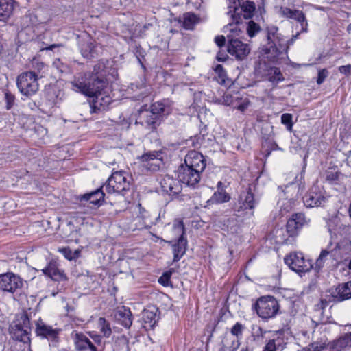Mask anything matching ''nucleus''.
<instances>
[{
  "label": "nucleus",
  "mask_w": 351,
  "mask_h": 351,
  "mask_svg": "<svg viewBox=\"0 0 351 351\" xmlns=\"http://www.w3.org/2000/svg\"><path fill=\"white\" fill-rule=\"evenodd\" d=\"M199 22V18L193 13L187 12L183 16V27L186 29H193Z\"/></svg>",
  "instance_id": "obj_32"
},
{
  "label": "nucleus",
  "mask_w": 351,
  "mask_h": 351,
  "mask_svg": "<svg viewBox=\"0 0 351 351\" xmlns=\"http://www.w3.org/2000/svg\"><path fill=\"white\" fill-rule=\"evenodd\" d=\"M332 256L337 258L339 264L348 261L351 256V241L343 239L337 243L332 241Z\"/></svg>",
  "instance_id": "obj_13"
},
{
  "label": "nucleus",
  "mask_w": 351,
  "mask_h": 351,
  "mask_svg": "<svg viewBox=\"0 0 351 351\" xmlns=\"http://www.w3.org/2000/svg\"><path fill=\"white\" fill-rule=\"evenodd\" d=\"M171 274H172L171 269L165 272L162 275V276H160L159 278L158 282L165 287L170 285V284H171L170 279H171Z\"/></svg>",
  "instance_id": "obj_49"
},
{
  "label": "nucleus",
  "mask_w": 351,
  "mask_h": 351,
  "mask_svg": "<svg viewBox=\"0 0 351 351\" xmlns=\"http://www.w3.org/2000/svg\"><path fill=\"white\" fill-rule=\"evenodd\" d=\"M328 74V72L327 71L326 69H324L319 70L318 72V75H317V83L319 85L322 84L324 82L325 79L327 77Z\"/></svg>",
  "instance_id": "obj_53"
},
{
  "label": "nucleus",
  "mask_w": 351,
  "mask_h": 351,
  "mask_svg": "<svg viewBox=\"0 0 351 351\" xmlns=\"http://www.w3.org/2000/svg\"><path fill=\"white\" fill-rule=\"evenodd\" d=\"M260 26L253 21H250L247 23V33L251 38L254 37L257 33L260 32Z\"/></svg>",
  "instance_id": "obj_42"
},
{
  "label": "nucleus",
  "mask_w": 351,
  "mask_h": 351,
  "mask_svg": "<svg viewBox=\"0 0 351 351\" xmlns=\"http://www.w3.org/2000/svg\"><path fill=\"white\" fill-rule=\"evenodd\" d=\"M317 186H313L309 192L303 197V202L306 207L319 206L325 202V197L318 191Z\"/></svg>",
  "instance_id": "obj_22"
},
{
  "label": "nucleus",
  "mask_w": 351,
  "mask_h": 351,
  "mask_svg": "<svg viewBox=\"0 0 351 351\" xmlns=\"http://www.w3.org/2000/svg\"><path fill=\"white\" fill-rule=\"evenodd\" d=\"M268 80L273 83H278L284 80L282 74L278 67H271L268 71Z\"/></svg>",
  "instance_id": "obj_38"
},
{
  "label": "nucleus",
  "mask_w": 351,
  "mask_h": 351,
  "mask_svg": "<svg viewBox=\"0 0 351 351\" xmlns=\"http://www.w3.org/2000/svg\"><path fill=\"white\" fill-rule=\"evenodd\" d=\"M291 219L294 220L297 225L301 228L308 222L305 215L301 213L293 215Z\"/></svg>",
  "instance_id": "obj_43"
},
{
  "label": "nucleus",
  "mask_w": 351,
  "mask_h": 351,
  "mask_svg": "<svg viewBox=\"0 0 351 351\" xmlns=\"http://www.w3.org/2000/svg\"><path fill=\"white\" fill-rule=\"evenodd\" d=\"M23 285V280L17 275L8 272L0 275V290L14 293Z\"/></svg>",
  "instance_id": "obj_12"
},
{
  "label": "nucleus",
  "mask_w": 351,
  "mask_h": 351,
  "mask_svg": "<svg viewBox=\"0 0 351 351\" xmlns=\"http://www.w3.org/2000/svg\"><path fill=\"white\" fill-rule=\"evenodd\" d=\"M140 158L143 163V167L151 171L159 170L162 164L160 152H148L143 154Z\"/></svg>",
  "instance_id": "obj_16"
},
{
  "label": "nucleus",
  "mask_w": 351,
  "mask_h": 351,
  "mask_svg": "<svg viewBox=\"0 0 351 351\" xmlns=\"http://www.w3.org/2000/svg\"><path fill=\"white\" fill-rule=\"evenodd\" d=\"M53 66L56 68L60 73H66L69 71V66L64 63L60 59H56L53 62Z\"/></svg>",
  "instance_id": "obj_46"
},
{
  "label": "nucleus",
  "mask_w": 351,
  "mask_h": 351,
  "mask_svg": "<svg viewBox=\"0 0 351 351\" xmlns=\"http://www.w3.org/2000/svg\"><path fill=\"white\" fill-rule=\"evenodd\" d=\"M250 103V102L247 97H239V101L235 102L234 107L238 109L239 110L243 112L249 107Z\"/></svg>",
  "instance_id": "obj_44"
},
{
  "label": "nucleus",
  "mask_w": 351,
  "mask_h": 351,
  "mask_svg": "<svg viewBox=\"0 0 351 351\" xmlns=\"http://www.w3.org/2000/svg\"><path fill=\"white\" fill-rule=\"evenodd\" d=\"M62 330L48 325L40 319L36 323V334L41 339H46L49 341L50 345L56 346L59 341L60 335Z\"/></svg>",
  "instance_id": "obj_8"
},
{
  "label": "nucleus",
  "mask_w": 351,
  "mask_h": 351,
  "mask_svg": "<svg viewBox=\"0 0 351 351\" xmlns=\"http://www.w3.org/2000/svg\"><path fill=\"white\" fill-rule=\"evenodd\" d=\"M157 309L153 307L152 309H146L143 311V319L145 324L149 325V327L152 328L157 322L156 318Z\"/></svg>",
  "instance_id": "obj_36"
},
{
  "label": "nucleus",
  "mask_w": 351,
  "mask_h": 351,
  "mask_svg": "<svg viewBox=\"0 0 351 351\" xmlns=\"http://www.w3.org/2000/svg\"><path fill=\"white\" fill-rule=\"evenodd\" d=\"M327 301L326 300H321V302H320V308H325V306L327 304Z\"/></svg>",
  "instance_id": "obj_64"
},
{
  "label": "nucleus",
  "mask_w": 351,
  "mask_h": 351,
  "mask_svg": "<svg viewBox=\"0 0 351 351\" xmlns=\"http://www.w3.org/2000/svg\"><path fill=\"white\" fill-rule=\"evenodd\" d=\"M308 351H338L332 343L326 344L323 342H314L309 345Z\"/></svg>",
  "instance_id": "obj_37"
},
{
  "label": "nucleus",
  "mask_w": 351,
  "mask_h": 351,
  "mask_svg": "<svg viewBox=\"0 0 351 351\" xmlns=\"http://www.w3.org/2000/svg\"><path fill=\"white\" fill-rule=\"evenodd\" d=\"M228 51L237 60H243L250 53V47L239 39L234 38L232 35H228Z\"/></svg>",
  "instance_id": "obj_14"
},
{
  "label": "nucleus",
  "mask_w": 351,
  "mask_h": 351,
  "mask_svg": "<svg viewBox=\"0 0 351 351\" xmlns=\"http://www.w3.org/2000/svg\"><path fill=\"white\" fill-rule=\"evenodd\" d=\"M5 95V108L7 110L11 109L15 102V97L13 94H12L8 90H4Z\"/></svg>",
  "instance_id": "obj_45"
},
{
  "label": "nucleus",
  "mask_w": 351,
  "mask_h": 351,
  "mask_svg": "<svg viewBox=\"0 0 351 351\" xmlns=\"http://www.w3.org/2000/svg\"><path fill=\"white\" fill-rule=\"evenodd\" d=\"M299 34L300 32H298L295 35L293 36L290 40H287L288 47L294 43L295 40L298 38Z\"/></svg>",
  "instance_id": "obj_60"
},
{
  "label": "nucleus",
  "mask_w": 351,
  "mask_h": 351,
  "mask_svg": "<svg viewBox=\"0 0 351 351\" xmlns=\"http://www.w3.org/2000/svg\"><path fill=\"white\" fill-rule=\"evenodd\" d=\"M38 22L37 17L34 14H27L24 16L21 21V25L23 29H32L35 32L34 28L36 27Z\"/></svg>",
  "instance_id": "obj_34"
},
{
  "label": "nucleus",
  "mask_w": 351,
  "mask_h": 351,
  "mask_svg": "<svg viewBox=\"0 0 351 351\" xmlns=\"http://www.w3.org/2000/svg\"><path fill=\"white\" fill-rule=\"evenodd\" d=\"M300 228H300L291 218L288 220L286 225V230L289 237L295 236L298 234V230Z\"/></svg>",
  "instance_id": "obj_41"
},
{
  "label": "nucleus",
  "mask_w": 351,
  "mask_h": 351,
  "mask_svg": "<svg viewBox=\"0 0 351 351\" xmlns=\"http://www.w3.org/2000/svg\"><path fill=\"white\" fill-rule=\"evenodd\" d=\"M292 115L289 113L283 114L281 116V123L286 125L287 129L289 131L291 130L293 126Z\"/></svg>",
  "instance_id": "obj_48"
},
{
  "label": "nucleus",
  "mask_w": 351,
  "mask_h": 351,
  "mask_svg": "<svg viewBox=\"0 0 351 351\" xmlns=\"http://www.w3.org/2000/svg\"><path fill=\"white\" fill-rule=\"evenodd\" d=\"M215 71H216V72H217L219 73V75L220 77L222 78V80L224 81L223 77H225L226 73L223 69V66L220 64L217 65Z\"/></svg>",
  "instance_id": "obj_58"
},
{
  "label": "nucleus",
  "mask_w": 351,
  "mask_h": 351,
  "mask_svg": "<svg viewBox=\"0 0 351 351\" xmlns=\"http://www.w3.org/2000/svg\"><path fill=\"white\" fill-rule=\"evenodd\" d=\"M267 39L269 42L272 40L274 38H277L276 36L279 34L278 29L276 26H270L267 28Z\"/></svg>",
  "instance_id": "obj_52"
},
{
  "label": "nucleus",
  "mask_w": 351,
  "mask_h": 351,
  "mask_svg": "<svg viewBox=\"0 0 351 351\" xmlns=\"http://www.w3.org/2000/svg\"><path fill=\"white\" fill-rule=\"evenodd\" d=\"M130 181L128 176L123 171L112 173L106 182L102 186L108 193H121L129 189Z\"/></svg>",
  "instance_id": "obj_6"
},
{
  "label": "nucleus",
  "mask_w": 351,
  "mask_h": 351,
  "mask_svg": "<svg viewBox=\"0 0 351 351\" xmlns=\"http://www.w3.org/2000/svg\"><path fill=\"white\" fill-rule=\"evenodd\" d=\"M58 251L66 258L67 260L72 261L79 258L80 251L75 250L72 251L69 247L60 248Z\"/></svg>",
  "instance_id": "obj_40"
},
{
  "label": "nucleus",
  "mask_w": 351,
  "mask_h": 351,
  "mask_svg": "<svg viewBox=\"0 0 351 351\" xmlns=\"http://www.w3.org/2000/svg\"><path fill=\"white\" fill-rule=\"evenodd\" d=\"M215 42L218 47H222L225 44L226 38L223 35L217 36L215 38Z\"/></svg>",
  "instance_id": "obj_54"
},
{
  "label": "nucleus",
  "mask_w": 351,
  "mask_h": 351,
  "mask_svg": "<svg viewBox=\"0 0 351 351\" xmlns=\"http://www.w3.org/2000/svg\"><path fill=\"white\" fill-rule=\"evenodd\" d=\"M16 5L14 0H0V21H5L13 14Z\"/></svg>",
  "instance_id": "obj_28"
},
{
  "label": "nucleus",
  "mask_w": 351,
  "mask_h": 351,
  "mask_svg": "<svg viewBox=\"0 0 351 351\" xmlns=\"http://www.w3.org/2000/svg\"><path fill=\"white\" fill-rule=\"evenodd\" d=\"M170 243H171L173 254V261L178 262L186 252L187 246L186 239L183 236L179 237V239L176 242L171 241Z\"/></svg>",
  "instance_id": "obj_25"
},
{
  "label": "nucleus",
  "mask_w": 351,
  "mask_h": 351,
  "mask_svg": "<svg viewBox=\"0 0 351 351\" xmlns=\"http://www.w3.org/2000/svg\"><path fill=\"white\" fill-rule=\"evenodd\" d=\"M243 328L244 327L242 324L237 322L231 328V333L237 337H240L242 335Z\"/></svg>",
  "instance_id": "obj_51"
},
{
  "label": "nucleus",
  "mask_w": 351,
  "mask_h": 351,
  "mask_svg": "<svg viewBox=\"0 0 351 351\" xmlns=\"http://www.w3.org/2000/svg\"><path fill=\"white\" fill-rule=\"evenodd\" d=\"M201 171L180 165L178 169V178L180 182L189 187L195 188L201 179Z\"/></svg>",
  "instance_id": "obj_10"
},
{
  "label": "nucleus",
  "mask_w": 351,
  "mask_h": 351,
  "mask_svg": "<svg viewBox=\"0 0 351 351\" xmlns=\"http://www.w3.org/2000/svg\"><path fill=\"white\" fill-rule=\"evenodd\" d=\"M284 261L290 269L298 273L307 271L311 267L308 260L305 259L301 252L290 253L285 257Z\"/></svg>",
  "instance_id": "obj_9"
},
{
  "label": "nucleus",
  "mask_w": 351,
  "mask_h": 351,
  "mask_svg": "<svg viewBox=\"0 0 351 351\" xmlns=\"http://www.w3.org/2000/svg\"><path fill=\"white\" fill-rule=\"evenodd\" d=\"M98 325L100 332L105 337H109L112 334V330L108 322L104 317H100L98 320Z\"/></svg>",
  "instance_id": "obj_39"
},
{
  "label": "nucleus",
  "mask_w": 351,
  "mask_h": 351,
  "mask_svg": "<svg viewBox=\"0 0 351 351\" xmlns=\"http://www.w3.org/2000/svg\"><path fill=\"white\" fill-rule=\"evenodd\" d=\"M228 9L227 14L232 19V23H229L226 28L231 33L238 36L240 29L237 24L241 22L243 19H249L253 16L256 10L255 3L248 0H230Z\"/></svg>",
  "instance_id": "obj_2"
},
{
  "label": "nucleus",
  "mask_w": 351,
  "mask_h": 351,
  "mask_svg": "<svg viewBox=\"0 0 351 351\" xmlns=\"http://www.w3.org/2000/svg\"><path fill=\"white\" fill-rule=\"evenodd\" d=\"M104 69L103 63L97 64L91 73H84L75 77L71 82V88L88 97H95V102L99 103L101 106L110 104L112 101L110 97L104 96L107 86Z\"/></svg>",
  "instance_id": "obj_1"
},
{
  "label": "nucleus",
  "mask_w": 351,
  "mask_h": 351,
  "mask_svg": "<svg viewBox=\"0 0 351 351\" xmlns=\"http://www.w3.org/2000/svg\"><path fill=\"white\" fill-rule=\"evenodd\" d=\"M116 319L125 328H130L132 324V313L125 306L118 309L115 314Z\"/></svg>",
  "instance_id": "obj_29"
},
{
  "label": "nucleus",
  "mask_w": 351,
  "mask_h": 351,
  "mask_svg": "<svg viewBox=\"0 0 351 351\" xmlns=\"http://www.w3.org/2000/svg\"><path fill=\"white\" fill-rule=\"evenodd\" d=\"M286 344L284 337L278 336L276 338L269 340L263 351H282L285 348Z\"/></svg>",
  "instance_id": "obj_30"
},
{
  "label": "nucleus",
  "mask_w": 351,
  "mask_h": 351,
  "mask_svg": "<svg viewBox=\"0 0 351 351\" xmlns=\"http://www.w3.org/2000/svg\"><path fill=\"white\" fill-rule=\"evenodd\" d=\"M42 271L45 275L53 280L60 281L66 279L64 272L58 267L56 262H50Z\"/></svg>",
  "instance_id": "obj_27"
},
{
  "label": "nucleus",
  "mask_w": 351,
  "mask_h": 351,
  "mask_svg": "<svg viewBox=\"0 0 351 351\" xmlns=\"http://www.w3.org/2000/svg\"><path fill=\"white\" fill-rule=\"evenodd\" d=\"M252 334L254 336H262L263 335V330L258 326H252Z\"/></svg>",
  "instance_id": "obj_57"
},
{
  "label": "nucleus",
  "mask_w": 351,
  "mask_h": 351,
  "mask_svg": "<svg viewBox=\"0 0 351 351\" xmlns=\"http://www.w3.org/2000/svg\"><path fill=\"white\" fill-rule=\"evenodd\" d=\"M277 38H274L269 42V47L265 49V53L268 54L267 58L272 61L283 53H287L288 46L285 38L279 34Z\"/></svg>",
  "instance_id": "obj_11"
},
{
  "label": "nucleus",
  "mask_w": 351,
  "mask_h": 351,
  "mask_svg": "<svg viewBox=\"0 0 351 351\" xmlns=\"http://www.w3.org/2000/svg\"><path fill=\"white\" fill-rule=\"evenodd\" d=\"M104 188L98 189L91 193L84 194L80 199V201L89 202L95 206H99L104 202Z\"/></svg>",
  "instance_id": "obj_26"
},
{
  "label": "nucleus",
  "mask_w": 351,
  "mask_h": 351,
  "mask_svg": "<svg viewBox=\"0 0 351 351\" xmlns=\"http://www.w3.org/2000/svg\"><path fill=\"white\" fill-rule=\"evenodd\" d=\"M339 71L341 73L349 75L351 71V65H343L339 67Z\"/></svg>",
  "instance_id": "obj_55"
},
{
  "label": "nucleus",
  "mask_w": 351,
  "mask_h": 351,
  "mask_svg": "<svg viewBox=\"0 0 351 351\" xmlns=\"http://www.w3.org/2000/svg\"><path fill=\"white\" fill-rule=\"evenodd\" d=\"M162 190L171 196L178 195L182 189V184L178 180L174 179L168 175L164 176L160 180Z\"/></svg>",
  "instance_id": "obj_17"
},
{
  "label": "nucleus",
  "mask_w": 351,
  "mask_h": 351,
  "mask_svg": "<svg viewBox=\"0 0 351 351\" xmlns=\"http://www.w3.org/2000/svg\"><path fill=\"white\" fill-rule=\"evenodd\" d=\"M293 189H294V191H296V186L294 184H290L289 186H287L285 187V191L284 192V195L286 196L287 193H289L291 192Z\"/></svg>",
  "instance_id": "obj_59"
},
{
  "label": "nucleus",
  "mask_w": 351,
  "mask_h": 351,
  "mask_svg": "<svg viewBox=\"0 0 351 351\" xmlns=\"http://www.w3.org/2000/svg\"><path fill=\"white\" fill-rule=\"evenodd\" d=\"M253 308L258 317L267 320L277 315L279 311V304L274 297L267 295L259 298L254 304Z\"/></svg>",
  "instance_id": "obj_4"
},
{
  "label": "nucleus",
  "mask_w": 351,
  "mask_h": 351,
  "mask_svg": "<svg viewBox=\"0 0 351 351\" xmlns=\"http://www.w3.org/2000/svg\"><path fill=\"white\" fill-rule=\"evenodd\" d=\"M138 208H139L141 217L143 218L146 217V211L141 208L140 204L138 205Z\"/></svg>",
  "instance_id": "obj_62"
},
{
  "label": "nucleus",
  "mask_w": 351,
  "mask_h": 351,
  "mask_svg": "<svg viewBox=\"0 0 351 351\" xmlns=\"http://www.w3.org/2000/svg\"><path fill=\"white\" fill-rule=\"evenodd\" d=\"M182 165L201 172H202L206 167V162L204 156L194 150L190 151L186 154L184 163Z\"/></svg>",
  "instance_id": "obj_20"
},
{
  "label": "nucleus",
  "mask_w": 351,
  "mask_h": 351,
  "mask_svg": "<svg viewBox=\"0 0 351 351\" xmlns=\"http://www.w3.org/2000/svg\"><path fill=\"white\" fill-rule=\"evenodd\" d=\"M239 97L238 95L233 96L232 95H226L223 97V104L226 106H233L235 102L239 101Z\"/></svg>",
  "instance_id": "obj_50"
},
{
  "label": "nucleus",
  "mask_w": 351,
  "mask_h": 351,
  "mask_svg": "<svg viewBox=\"0 0 351 351\" xmlns=\"http://www.w3.org/2000/svg\"><path fill=\"white\" fill-rule=\"evenodd\" d=\"M280 14L286 18L297 21L300 23L302 32H306L308 30V23L304 13L298 10H292L287 7H281Z\"/></svg>",
  "instance_id": "obj_21"
},
{
  "label": "nucleus",
  "mask_w": 351,
  "mask_h": 351,
  "mask_svg": "<svg viewBox=\"0 0 351 351\" xmlns=\"http://www.w3.org/2000/svg\"><path fill=\"white\" fill-rule=\"evenodd\" d=\"M80 49L82 55L86 58H94L97 55V45L91 39L82 43Z\"/></svg>",
  "instance_id": "obj_31"
},
{
  "label": "nucleus",
  "mask_w": 351,
  "mask_h": 351,
  "mask_svg": "<svg viewBox=\"0 0 351 351\" xmlns=\"http://www.w3.org/2000/svg\"><path fill=\"white\" fill-rule=\"evenodd\" d=\"M173 230L176 234L180 237H184V227L182 221H175L173 225Z\"/></svg>",
  "instance_id": "obj_47"
},
{
  "label": "nucleus",
  "mask_w": 351,
  "mask_h": 351,
  "mask_svg": "<svg viewBox=\"0 0 351 351\" xmlns=\"http://www.w3.org/2000/svg\"><path fill=\"white\" fill-rule=\"evenodd\" d=\"M339 175L337 172L328 171L326 173V180L328 181H335L338 179Z\"/></svg>",
  "instance_id": "obj_56"
},
{
  "label": "nucleus",
  "mask_w": 351,
  "mask_h": 351,
  "mask_svg": "<svg viewBox=\"0 0 351 351\" xmlns=\"http://www.w3.org/2000/svg\"><path fill=\"white\" fill-rule=\"evenodd\" d=\"M38 75L33 71L20 74L16 79V85L20 93L26 97L34 95L39 88Z\"/></svg>",
  "instance_id": "obj_5"
},
{
  "label": "nucleus",
  "mask_w": 351,
  "mask_h": 351,
  "mask_svg": "<svg viewBox=\"0 0 351 351\" xmlns=\"http://www.w3.org/2000/svg\"><path fill=\"white\" fill-rule=\"evenodd\" d=\"M335 350L341 351L342 349L351 346V333H346L338 339L331 343Z\"/></svg>",
  "instance_id": "obj_35"
},
{
  "label": "nucleus",
  "mask_w": 351,
  "mask_h": 351,
  "mask_svg": "<svg viewBox=\"0 0 351 351\" xmlns=\"http://www.w3.org/2000/svg\"><path fill=\"white\" fill-rule=\"evenodd\" d=\"M258 202L259 199L255 197L252 188L247 186L241 192L238 201L239 207L237 211L238 213L245 212L246 214L252 216L254 215V209Z\"/></svg>",
  "instance_id": "obj_7"
},
{
  "label": "nucleus",
  "mask_w": 351,
  "mask_h": 351,
  "mask_svg": "<svg viewBox=\"0 0 351 351\" xmlns=\"http://www.w3.org/2000/svg\"><path fill=\"white\" fill-rule=\"evenodd\" d=\"M172 109V101L168 99L156 101L151 106V110L158 115L159 119L161 116L168 115L171 113Z\"/></svg>",
  "instance_id": "obj_23"
},
{
  "label": "nucleus",
  "mask_w": 351,
  "mask_h": 351,
  "mask_svg": "<svg viewBox=\"0 0 351 351\" xmlns=\"http://www.w3.org/2000/svg\"><path fill=\"white\" fill-rule=\"evenodd\" d=\"M230 199V196L224 189L217 191L214 193L211 198L207 202L212 204H221L228 202Z\"/></svg>",
  "instance_id": "obj_33"
},
{
  "label": "nucleus",
  "mask_w": 351,
  "mask_h": 351,
  "mask_svg": "<svg viewBox=\"0 0 351 351\" xmlns=\"http://www.w3.org/2000/svg\"><path fill=\"white\" fill-rule=\"evenodd\" d=\"M38 71L43 70L45 68V64L43 62H36V67Z\"/></svg>",
  "instance_id": "obj_61"
},
{
  "label": "nucleus",
  "mask_w": 351,
  "mask_h": 351,
  "mask_svg": "<svg viewBox=\"0 0 351 351\" xmlns=\"http://www.w3.org/2000/svg\"><path fill=\"white\" fill-rule=\"evenodd\" d=\"M331 247L332 241H330L326 249H324L321 251L320 254L315 262L316 268L319 269L324 265H326L328 267H337L339 265H340L337 258L332 256L333 252L331 250Z\"/></svg>",
  "instance_id": "obj_15"
},
{
  "label": "nucleus",
  "mask_w": 351,
  "mask_h": 351,
  "mask_svg": "<svg viewBox=\"0 0 351 351\" xmlns=\"http://www.w3.org/2000/svg\"><path fill=\"white\" fill-rule=\"evenodd\" d=\"M91 337L93 338V339L97 342V343H100V341H101V338L99 335H94V336H91Z\"/></svg>",
  "instance_id": "obj_63"
},
{
  "label": "nucleus",
  "mask_w": 351,
  "mask_h": 351,
  "mask_svg": "<svg viewBox=\"0 0 351 351\" xmlns=\"http://www.w3.org/2000/svg\"><path fill=\"white\" fill-rule=\"evenodd\" d=\"M71 337L77 351H97V348L84 333L73 331L71 334Z\"/></svg>",
  "instance_id": "obj_18"
},
{
  "label": "nucleus",
  "mask_w": 351,
  "mask_h": 351,
  "mask_svg": "<svg viewBox=\"0 0 351 351\" xmlns=\"http://www.w3.org/2000/svg\"><path fill=\"white\" fill-rule=\"evenodd\" d=\"M10 334L20 343L28 344L30 342V322L27 315H21L10 324Z\"/></svg>",
  "instance_id": "obj_3"
},
{
  "label": "nucleus",
  "mask_w": 351,
  "mask_h": 351,
  "mask_svg": "<svg viewBox=\"0 0 351 351\" xmlns=\"http://www.w3.org/2000/svg\"><path fill=\"white\" fill-rule=\"evenodd\" d=\"M136 122L145 128L154 130L159 125L160 119L151 110H141Z\"/></svg>",
  "instance_id": "obj_19"
},
{
  "label": "nucleus",
  "mask_w": 351,
  "mask_h": 351,
  "mask_svg": "<svg viewBox=\"0 0 351 351\" xmlns=\"http://www.w3.org/2000/svg\"><path fill=\"white\" fill-rule=\"evenodd\" d=\"M332 295L338 302L351 298V281L339 285L332 292Z\"/></svg>",
  "instance_id": "obj_24"
}]
</instances>
